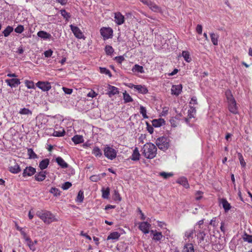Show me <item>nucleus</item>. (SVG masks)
<instances>
[{"label":"nucleus","instance_id":"nucleus-1","mask_svg":"<svg viewBox=\"0 0 252 252\" xmlns=\"http://www.w3.org/2000/svg\"><path fill=\"white\" fill-rule=\"evenodd\" d=\"M142 155L147 159H153L157 154V148L154 144L149 142L145 144L141 149Z\"/></svg>","mask_w":252,"mask_h":252},{"label":"nucleus","instance_id":"nucleus-2","mask_svg":"<svg viewBox=\"0 0 252 252\" xmlns=\"http://www.w3.org/2000/svg\"><path fill=\"white\" fill-rule=\"evenodd\" d=\"M35 215L46 224L57 220L55 215L49 211L40 210L36 211Z\"/></svg>","mask_w":252,"mask_h":252},{"label":"nucleus","instance_id":"nucleus-3","mask_svg":"<svg viewBox=\"0 0 252 252\" xmlns=\"http://www.w3.org/2000/svg\"><path fill=\"white\" fill-rule=\"evenodd\" d=\"M228 103L229 110L233 114L238 113V109L236 101L230 91H227L225 93Z\"/></svg>","mask_w":252,"mask_h":252},{"label":"nucleus","instance_id":"nucleus-4","mask_svg":"<svg viewBox=\"0 0 252 252\" xmlns=\"http://www.w3.org/2000/svg\"><path fill=\"white\" fill-rule=\"evenodd\" d=\"M156 144L160 150L165 151L170 146V140L165 136L160 137L156 140Z\"/></svg>","mask_w":252,"mask_h":252},{"label":"nucleus","instance_id":"nucleus-5","mask_svg":"<svg viewBox=\"0 0 252 252\" xmlns=\"http://www.w3.org/2000/svg\"><path fill=\"white\" fill-rule=\"evenodd\" d=\"M117 151L112 147L107 146L104 149V155L107 158L113 160L117 156Z\"/></svg>","mask_w":252,"mask_h":252},{"label":"nucleus","instance_id":"nucleus-6","mask_svg":"<svg viewBox=\"0 0 252 252\" xmlns=\"http://www.w3.org/2000/svg\"><path fill=\"white\" fill-rule=\"evenodd\" d=\"M143 4L147 5L150 9L154 12L161 13L162 10L160 7L151 1L147 0H140Z\"/></svg>","mask_w":252,"mask_h":252},{"label":"nucleus","instance_id":"nucleus-7","mask_svg":"<svg viewBox=\"0 0 252 252\" xmlns=\"http://www.w3.org/2000/svg\"><path fill=\"white\" fill-rule=\"evenodd\" d=\"M100 32L104 40L110 38L112 36L113 31L110 28H102Z\"/></svg>","mask_w":252,"mask_h":252},{"label":"nucleus","instance_id":"nucleus-8","mask_svg":"<svg viewBox=\"0 0 252 252\" xmlns=\"http://www.w3.org/2000/svg\"><path fill=\"white\" fill-rule=\"evenodd\" d=\"M70 28L73 33L74 36L78 39H84L85 37L83 33L80 30V29L77 26H75L73 25H70Z\"/></svg>","mask_w":252,"mask_h":252},{"label":"nucleus","instance_id":"nucleus-9","mask_svg":"<svg viewBox=\"0 0 252 252\" xmlns=\"http://www.w3.org/2000/svg\"><path fill=\"white\" fill-rule=\"evenodd\" d=\"M36 86L44 92H47L51 89V83L48 82L38 81Z\"/></svg>","mask_w":252,"mask_h":252},{"label":"nucleus","instance_id":"nucleus-10","mask_svg":"<svg viewBox=\"0 0 252 252\" xmlns=\"http://www.w3.org/2000/svg\"><path fill=\"white\" fill-rule=\"evenodd\" d=\"M151 225L147 221H143L139 223V229L144 234H146L149 233V229Z\"/></svg>","mask_w":252,"mask_h":252},{"label":"nucleus","instance_id":"nucleus-11","mask_svg":"<svg viewBox=\"0 0 252 252\" xmlns=\"http://www.w3.org/2000/svg\"><path fill=\"white\" fill-rule=\"evenodd\" d=\"M107 90V92L106 94H108L110 97L115 94H119L120 92L118 88L110 85H108Z\"/></svg>","mask_w":252,"mask_h":252},{"label":"nucleus","instance_id":"nucleus-12","mask_svg":"<svg viewBox=\"0 0 252 252\" xmlns=\"http://www.w3.org/2000/svg\"><path fill=\"white\" fill-rule=\"evenodd\" d=\"M114 21L118 25H121L125 22V17L121 13L117 12L114 13Z\"/></svg>","mask_w":252,"mask_h":252},{"label":"nucleus","instance_id":"nucleus-13","mask_svg":"<svg viewBox=\"0 0 252 252\" xmlns=\"http://www.w3.org/2000/svg\"><path fill=\"white\" fill-rule=\"evenodd\" d=\"M36 172L34 168L32 166L27 167L23 171V176L24 177L32 176Z\"/></svg>","mask_w":252,"mask_h":252},{"label":"nucleus","instance_id":"nucleus-14","mask_svg":"<svg viewBox=\"0 0 252 252\" xmlns=\"http://www.w3.org/2000/svg\"><path fill=\"white\" fill-rule=\"evenodd\" d=\"M5 82L11 88H15L20 84V80L17 78L6 79Z\"/></svg>","mask_w":252,"mask_h":252},{"label":"nucleus","instance_id":"nucleus-15","mask_svg":"<svg viewBox=\"0 0 252 252\" xmlns=\"http://www.w3.org/2000/svg\"><path fill=\"white\" fill-rule=\"evenodd\" d=\"M182 85L180 84V85H173L172 86V88L171 89V94H172L178 96L179 95V94H180V93L182 91Z\"/></svg>","mask_w":252,"mask_h":252},{"label":"nucleus","instance_id":"nucleus-16","mask_svg":"<svg viewBox=\"0 0 252 252\" xmlns=\"http://www.w3.org/2000/svg\"><path fill=\"white\" fill-rule=\"evenodd\" d=\"M47 172L45 171H41L39 173H37L34 177L35 179L37 181H42L44 180L46 177Z\"/></svg>","mask_w":252,"mask_h":252},{"label":"nucleus","instance_id":"nucleus-17","mask_svg":"<svg viewBox=\"0 0 252 252\" xmlns=\"http://www.w3.org/2000/svg\"><path fill=\"white\" fill-rule=\"evenodd\" d=\"M140 154L137 147H135L133 151L132 154L130 158L133 161H138L139 160Z\"/></svg>","mask_w":252,"mask_h":252},{"label":"nucleus","instance_id":"nucleus-18","mask_svg":"<svg viewBox=\"0 0 252 252\" xmlns=\"http://www.w3.org/2000/svg\"><path fill=\"white\" fill-rule=\"evenodd\" d=\"M164 119L159 118L158 119H154L152 121V125L155 127H158L165 124Z\"/></svg>","mask_w":252,"mask_h":252},{"label":"nucleus","instance_id":"nucleus-19","mask_svg":"<svg viewBox=\"0 0 252 252\" xmlns=\"http://www.w3.org/2000/svg\"><path fill=\"white\" fill-rule=\"evenodd\" d=\"M177 183L182 185L186 189L189 188V184L188 182L187 178L184 177L179 178L177 180Z\"/></svg>","mask_w":252,"mask_h":252},{"label":"nucleus","instance_id":"nucleus-20","mask_svg":"<svg viewBox=\"0 0 252 252\" xmlns=\"http://www.w3.org/2000/svg\"><path fill=\"white\" fill-rule=\"evenodd\" d=\"M211 41L213 45L217 46L218 45L219 35L214 32H211L210 33Z\"/></svg>","mask_w":252,"mask_h":252},{"label":"nucleus","instance_id":"nucleus-21","mask_svg":"<svg viewBox=\"0 0 252 252\" xmlns=\"http://www.w3.org/2000/svg\"><path fill=\"white\" fill-rule=\"evenodd\" d=\"M220 203L222 205V207L225 212H227L231 208L230 203L227 201L226 199L222 198L220 200Z\"/></svg>","mask_w":252,"mask_h":252},{"label":"nucleus","instance_id":"nucleus-22","mask_svg":"<svg viewBox=\"0 0 252 252\" xmlns=\"http://www.w3.org/2000/svg\"><path fill=\"white\" fill-rule=\"evenodd\" d=\"M132 87H133L135 90L140 93L145 94L148 92V90L145 86H143L142 85H132Z\"/></svg>","mask_w":252,"mask_h":252},{"label":"nucleus","instance_id":"nucleus-23","mask_svg":"<svg viewBox=\"0 0 252 252\" xmlns=\"http://www.w3.org/2000/svg\"><path fill=\"white\" fill-rule=\"evenodd\" d=\"M37 35L38 37L43 38V39H50L51 37V35L50 33L43 31H39L37 32Z\"/></svg>","mask_w":252,"mask_h":252},{"label":"nucleus","instance_id":"nucleus-24","mask_svg":"<svg viewBox=\"0 0 252 252\" xmlns=\"http://www.w3.org/2000/svg\"><path fill=\"white\" fill-rule=\"evenodd\" d=\"M56 161L62 168H66L68 167V164L60 157H57Z\"/></svg>","mask_w":252,"mask_h":252},{"label":"nucleus","instance_id":"nucleus-25","mask_svg":"<svg viewBox=\"0 0 252 252\" xmlns=\"http://www.w3.org/2000/svg\"><path fill=\"white\" fill-rule=\"evenodd\" d=\"M120 237V234L118 232H113L110 233L107 240H118Z\"/></svg>","mask_w":252,"mask_h":252},{"label":"nucleus","instance_id":"nucleus-26","mask_svg":"<svg viewBox=\"0 0 252 252\" xmlns=\"http://www.w3.org/2000/svg\"><path fill=\"white\" fill-rule=\"evenodd\" d=\"M72 141L75 144H78L83 143L84 142V138L82 135H76L72 138Z\"/></svg>","mask_w":252,"mask_h":252},{"label":"nucleus","instance_id":"nucleus-27","mask_svg":"<svg viewBox=\"0 0 252 252\" xmlns=\"http://www.w3.org/2000/svg\"><path fill=\"white\" fill-rule=\"evenodd\" d=\"M49 164V159L45 158L41 160L39 163V167L41 170H44L46 169Z\"/></svg>","mask_w":252,"mask_h":252},{"label":"nucleus","instance_id":"nucleus-28","mask_svg":"<svg viewBox=\"0 0 252 252\" xmlns=\"http://www.w3.org/2000/svg\"><path fill=\"white\" fill-rule=\"evenodd\" d=\"M9 168V171L14 174L18 173L21 170L19 165L16 163H14V165L10 166Z\"/></svg>","mask_w":252,"mask_h":252},{"label":"nucleus","instance_id":"nucleus-29","mask_svg":"<svg viewBox=\"0 0 252 252\" xmlns=\"http://www.w3.org/2000/svg\"><path fill=\"white\" fill-rule=\"evenodd\" d=\"M132 71L133 72H138V73H144V68L142 66L139 65L138 64H135L132 68Z\"/></svg>","mask_w":252,"mask_h":252},{"label":"nucleus","instance_id":"nucleus-30","mask_svg":"<svg viewBox=\"0 0 252 252\" xmlns=\"http://www.w3.org/2000/svg\"><path fill=\"white\" fill-rule=\"evenodd\" d=\"M195 232L194 229H190L187 231L185 234V240L189 239L190 238L192 239L193 238V235Z\"/></svg>","mask_w":252,"mask_h":252},{"label":"nucleus","instance_id":"nucleus-31","mask_svg":"<svg viewBox=\"0 0 252 252\" xmlns=\"http://www.w3.org/2000/svg\"><path fill=\"white\" fill-rule=\"evenodd\" d=\"M183 252H194V248L192 244H186L183 248Z\"/></svg>","mask_w":252,"mask_h":252},{"label":"nucleus","instance_id":"nucleus-32","mask_svg":"<svg viewBox=\"0 0 252 252\" xmlns=\"http://www.w3.org/2000/svg\"><path fill=\"white\" fill-rule=\"evenodd\" d=\"M182 55L184 58V60L187 62L189 63L191 61L190 54L188 51H183L182 53Z\"/></svg>","mask_w":252,"mask_h":252},{"label":"nucleus","instance_id":"nucleus-33","mask_svg":"<svg viewBox=\"0 0 252 252\" xmlns=\"http://www.w3.org/2000/svg\"><path fill=\"white\" fill-rule=\"evenodd\" d=\"M92 154L96 157H100L102 155L100 149L98 147L94 148L92 151Z\"/></svg>","mask_w":252,"mask_h":252},{"label":"nucleus","instance_id":"nucleus-34","mask_svg":"<svg viewBox=\"0 0 252 252\" xmlns=\"http://www.w3.org/2000/svg\"><path fill=\"white\" fill-rule=\"evenodd\" d=\"M61 130L59 131H54L53 135L56 137H62L65 134V131L63 128L61 127Z\"/></svg>","mask_w":252,"mask_h":252},{"label":"nucleus","instance_id":"nucleus-35","mask_svg":"<svg viewBox=\"0 0 252 252\" xmlns=\"http://www.w3.org/2000/svg\"><path fill=\"white\" fill-rule=\"evenodd\" d=\"M27 153L30 159H35L37 158V155L34 152L33 150L31 148L28 149Z\"/></svg>","mask_w":252,"mask_h":252},{"label":"nucleus","instance_id":"nucleus-36","mask_svg":"<svg viewBox=\"0 0 252 252\" xmlns=\"http://www.w3.org/2000/svg\"><path fill=\"white\" fill-rule=\"evenodd\" d=\"M123 98L125 103L130 102L133 101L132 97L126 92L123 93Z\"/></svg>","mask_w":252,"mask_h":252},{"label":"nucleus","instance_id":"nucleus-37","mask_svg":"<svg viewBox=\"0 0 252 252\" xmlns=\"http://www.w3.org/2000/svg\"><path fill=\"white\" fill-rule=\"evenodd\" d=\"M13 31V28L12 27L8 26L2 32L5 37H7Z\"/></svg>","mask_w":252,"mask_h":252},{"label":"nucleus","instance_id":"nucleus-38","mask_svg":"<svg viewBox=\"0 0 252 252\" xmlns=\"http://www.w3.org/2000/svg\"><path fill=\"white\" fill-rule=\"evenodd\" d=\"M84 199V192L82 190H80L78 192L77 196L76 201L77 202L81 203L83 202Z\"/></svg>","mask_w":252,"mask_h":252},{"label":"nucleus","instance_id":"nucleus-39","mask_svg":"<svg viewBox=\"0 0 252 252\" xmlns=\"http://www.w3.org/2000/svg\"><path fill=\"white\" fill-rule=\"evenodd\" d=\"M140 113L142 115L143 118L148 119V116L147 115V110L145 107L140 106Z\"/></svg>","mask_w":252,"mask_h":252},{"label":"nucleus","instance_id":"nucleus-40","mask_svg":"<svg viewBox=\"0 0 252 252\" xmlns=\"http://www.w3.org/2000/svg\"><path fill=\"white\" fill-rule=\"evenodd\" d=\"M162 237H163V236L162 235L161 232H156L154 234V236H153V239L156 241H159L162 239Z\"/></svg>","mask_w":252,"mask_h":252},{"label":"nucleus","instance_id":"nucleus-41","mask_svg":"<svg viewBox=\"0 0 252 252\" xmlns=\"http://www.w3.org/2000/svg\"><path fill=\"white\" fill-rule=\"evenodd\" d=\"M19 113L21 115H32V112L29 109L24 108L22 109H21V110L19 111Z\"/></svg>","mask_w":252,"mask_h":252},{"label":"nucleus","instance_id":"nucleus-42","mask_svg":"<svg viewBox=\"0 0 252 252\" xmlns=\"http://www.w3.org/2000/svg\"><path fill=\"white\" fill-rule=\"evenodd\" d=\"M205 236L206 234L204 232V231L200 230L197 234V236L198 239H199L200 242H201L202 241H204Z\"/></svg>","mask_w":252,"mask_h":252},{"label":"nucleus","instance_id":"nucleus-43","mask_svg":"<svg viewBox=\"0 0 252 252\" xmlns=\"http://www.w3.org/2000/svg\"><path fill=\"white\" fill-rule=\"evenodd\" d=\"M113 197L114 200L120 201L122 200V198L120 196V195L118 192V191L115 190L114 191V193L113 195Z\"/></svg>","mask_w":252,"mask_h":252},{"label":"nucleus","instance_id":"nucleus-44","mask_svg":"<svg viewBox=\"0 0 252 252\" xmlns=\"http://www.w3.org/2000/svg\"><path fill=\"white\" fill-rule=\"evenodd\" d=\"M25 83L26 85V86L28 89H34V83L32 81H29V80H25Z\"/></svg>","mask_w":252,"mask_h":252},{"label":"nucleus","instance_id":"nucleus-45","mask_svg":"<svg viewBox=\"0 0 252 252\" xmlns=\"http://www.w3.org/2000/svg\"><path fill=\"white\" fill-rule=\"evenodd\" d=\"M102 197L103 198H106V199L108 198L109 197V193H110L109 189L107 188L106 189H102Z\"/></svg>","mask_w":252,"mask_h":252},{"label":"nucleus","instance_id":"nucleus-46","mask_svg":"<svg viewBox=\"0 0 252 252\" xmlns=\"http://www.w3.org/2000/svg\"><path fill=\"white\" fill-rule=\"evenodd\" d=\"M105 51L107 55H111L113 52L114 50L112 46L110 45H106L105 48Z\"/></svg>","mask_w":252,"mask_h":252},{"label":"nucleus","instance_id":"nucleus-47","mask_svg":"<svg viewBox=\"0 0 252 252\" xmlns=\"http://www.w3.org/2000/svg\"><path fill=\"white\" fill-rule=\"evenodd\" d=\"M61 14L62 16H63V17L66 20H67L70 17L69 13L66 12L65 10H61Z\"/></svg>","mask_w":252,"mask_h":252},{"label":"nucleus","instance_id":"nucleus-48","mask_svg":"<svg viewBox=\"0 0 252 252\" xmlns=\"http://www.w3.org/2000/svg\"><path fill=\"white\" fill-rule=\"evenodd\" d=\"M196 110L194 108L191 107L189 110L188 111V116L190 118L194 117V115L195 114Z\"/></svg>","mask_w":252,"mask_h":252},{"label":"nucleus","instance_id":"nucleus-49","mask_svg":"<svg viewBox=\"0 0 252 252\" xmlns=\"http://www.w3.org/2000/svg\"><path fill=\"white\" fill-rule=\"evenodd\" d=\"M90 179L92 181L96 182L100 180L101 176L100 175H92L90 177Z\"/></svg>","mask_w":252,"mask_h":252},{"label":"nucleus","instance_id":"nucleus-50","mask_svg":"<svg viewBox=\"0 0 252 252\" xmlns=\"http://www.w3.org/2000/svg\"><path fill=\"white\" fill-rule=\"evenodd\" d=\"M238 158L241 166L243 167H245L246 163L245 161V160L243 157L241 153L238 154Z\"/></svg>","mask_w":252,"mask_h":252},{"label":"nucleus","instance_id":"nucleus-51","mask_svg":"<svg viewBox=\"0 0 252 252\" xmlns=\"http://www.w3.org/2000/svg\"><path fill=\"white\" fill-rule=\"evenodd\" d=\"M15 32L18 33H21L24 31V26L22 25H18L14 30Z\"/></svg>","mask_w":252,"mask_h":252},{"label":"nucleus","instance_id":"nucleus-52","mask_svg":"<svg viewBox=\"0 0 252 252\" xmlns=\"http://www.w3.org/2000/svg\"><path fill=\"white\" fill-rule=\"evenodd\" d=\"M26 242L31 250L34 251L35 250V248L34 246V243L33 242H32V241L31 240V239H30L29 241H26Z\"/></svg>","mask_w":252,"mask_h":252},{"label":"nucleus","instance_id":"nucleus-53","mask_svg":"<svg viewBox=\"0 0 252 252\" xmlns=\"http://www.w3.org/2000/svg\"><path fill=\"white\" fill-rule=\"evenodd\" d=\"M72 186V184L71 183L69 182H65L64 184H63L62 186V188L63 190H66L68 189L69 188H70Z\"/></svg>","mask_w":252,"mask_h":252},{"label":"nucleus","instance_id":"nucleus-54","mask_svg":"<svg viewBox=\"0 0 252 252\" xmlns=\"http://www.w3.org/2000/svg\"><path fill=\"white\" fill-rule=\"evenodd\" d=\"M100 72L101 73H104L106 75H108L110 77L111 76V72L109 70H108L107 68H104V67H100Z\"/></svg>","mask_w":252,"mask_h":252},{"label":"nucleus","instance_id":"nucleus-55","mask_svg":"<svg viewBox=\"0 0 252 252\" xmlns=\"http://www.w3.org/2000/svg\"><path fill=\"white\" fill-rule=\"evenodd\" d=\"M159 174L161 176L163 177L165 179H167L170 177H171L173 175L172 173H166L164 172H161Z\"/></svg>","mask_w":252,"mask_h":252},{"label":"nucleus","instance_id":"nucleus-56","mask_svg":"<svg viewBox=\"0 0 252 252\" xmlns=\"http://www.w3.org/2000/svg\"><path fill=\"white\" fill-rule=\"evenodd\" d=\"M97 95V94L93 90H91L88 94L87 96L94 98L95 96H96Z\"/></svg>","mask_w":252,"mask_h":252},{"label":"nucleus","instance_id":"nucleus-57","mask_svg":"<svg viewBox=\"0 0 252 252\" xmlns=\"http://www.w3.org/2000/svg\"><path fill=\"white\" fill-rule=\"evenodd\" d=\"M50 192L52 193H53L56 196H58V195H59L60 194L59 190L57 189H56V188H52L51 189Z\"/></svg>","mask_w":252,"mask_h":252},{"label":"nucleus","instance_id":"nucleus-58","mask_svg":"<svg viewBox=\"0 0 252 252\" xmlns=\"http://www.w3.org/2000/svg\"><path fill=\"white\" fill-rule=\"evenodd\" d=\"M245 241L248 242L249 243L252 242V236L251 235H246L243 238Z\"/></svg>","mask_w":252,"mask_h":252},{"label":"nucleus","instance_id":"nucleus-59","mask_svg":"<svg viewBox=\"0 0 252 252\" xmlns=\"http://www.w3.org/2000/svg\"><path fill=\"white\" fill-rule=\"evenodd\" d=\"M168 112V108L164 107L162 108V110L161 112V115L162 116H165L167 115Z\"/></svg>","mask_w":252,"mask_h":252},{"label":"nucleus","instance_id":"nucleus-60","mask_svg":"<svg viewBox=\"0 0 252 252\" xmlns=\"http://www.w3.org/2000/svg\"><path fill=\"white\" fill-rule=\"evenodd\" d=\"M20 232L21 235L23 236V238L25 239V241H30V237H29L27 236L26 233L23 230Z\"/></svg>","mask_w":252,"mask_h":252},{"label":"nucleus","instance_id":"nucleus-61","mask_svg":"<svg viewBox=\"0 0 252 252\" xmlns=\"http://www.w3.org/2000/svg\"><path fill=\"white\" fill-rule=\"evenodd\" d=\"M63 90L66 94H70L72 93V89H71L63 87Z\"/></svg>","mask_w":252,"mask_h":252},{"label":"nucleus","instance_id":"nucleus-62","mask_svg":"<svg viewBox=\"0 0 252 252\" xmlns=\"http://www.w3.org/2000/svg\"><path fill=\"white\" fill-rule=\"evenodd\" d=\"M44 55L46 57H50L53 54V51L51 50H49L44 52Z\"/></svg>","mask_w":252,"mask_h":252},{"label":"nucleus","instance_id":"nucleus-63","mask_svg":"<svg viewBox=\"0 0 252 252\" xmlns=\"http://www.w3.org/2000/svg\"><path fill=\"white\" fill-rule=\"evenodd\" d=\"M202 192L198 191L195 194V199L196 200H199L202 198Z\"/></svg>","mask_w":252,"mask_h":252},{"label":"nucleus","instance_id":"nucleus-64","mask_svg":"<svg viewBox=\"0 0 252 252\" xmlns=\"http://www.w3.org/2000/svg\"><path fill=\"white\" fill-rule=\"evenodd\" d=\"M196 31L199 34H201L202 32V27L200 25H198L196 28Z\"/></svg>","mask_w":252,"mask_h":252}]
</instances>
